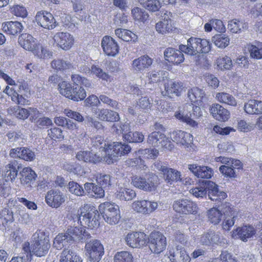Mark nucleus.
I'll use <instances>...</instances> for the list:
<instances>
[{"instance_id": "27", "label": "nucleus", "mask_w": 262, "mask_h": 262, "mask_svg": "<svg viewBox=\"0 0 262 262\" xmlns=\"http://www.w3.org/2000/svg\"><path fill=\"white\" fill-rule=\"evenodd\" d=\"M209 111L213 118L217 121L226 122L230 118L229 111L218 103L212 104Z\"/></svg>"}, {"instance_id": "64", "label": "nucleus", "mask_w": 262, "mask_h": 262, "mask_svg": "<svg viewBox=\"0 0 262 262\" xmlns=\"http://www.w3.org/2000/svg\"><path fill=\"white\" fill-rule=\"evenodd\" d=\"M211 262H238L227 251H222L219 258H214Z\"/></svg>"}, {"instance_id": "11", "label": "nucleus", "mask_w": 262, "mask_h": 262, "mask_svg": "<svg viewBox=\"0 0 262 262\" xmlns=\"http://www.w3.org/2000/svg\"><path fill=\"white\" fill-rule=\"evenodd\" d=\"M85 250L91 262H99L104 253L103 246L97 239L86 243Z\"/></svg>"}, {"instance_id": "22", "label": "nucleus", "mask_w": 262, "mask_h": 262, "mask_svg": "<svg viewBox=\"0 0 262 262\" xmlns=\"http://www.w3.org/2000/svg\"><path fill=\"white\" fill-rule=\"evenodd\" d=\"M10 157L31 162L35 159L34 152L28 147H20L12 148L9 152Z\"/></svg>"}, {"instance_id": "42", "label": "nucleus", "mask_w": 262, "mask_h": 262, "mask_svg": "<svg viewBox=\"0 0 262 262\" xmlns=\"http://www.w3.org/2000/svg\"><path fill=\"white\" fill-rule=\"evenodd\" d=\"M18 174V170L14 162H11L5 166L4 178L6 182L14 181Z\"/></svg>"}, {"instance_id": "24", "label": "nucleus", "mask_w": 262, "mask_h": 262, "mask_svg": "<svg viewBox=\"0 0 262 262\" xmlns=\"http://www.w3.org/2000/svg\"><path fill=\"white\" fill-rule=\"evenodd\" d=\"M37 177L36 173L30 167H24L19 172L20 182L27 187H32Z\"/></svg>"}, {"instance_id": "44", "label": "nucleus", "mask_w": 262, "mask_h": 262, "mask_svg": "<svg viewBox=\"0 0 262 262\" xmlns=\"http://www.w3.org/2000/svg\"><path fill=\"white\" fill-rule=\"evenodd\" d=\"M164 138L165 135L163 133L160 131H154L148 135L147 142L150 146L158 147L161 145Z\"/></svg>"}, {"instance_id": "45", "label": "nucleus", "mask_w": 262, "mask_h": 262, "mask_svg": "<svg viewBox=\"0 0 262 262\" xmlns=\"http://www.w3.org/2000/svg\"><path fill=\"white\" fill-rule=\"evenodd\" d=\"M136 195L135 191L130 188L120 187L116 192L117 199L122 201H129L133 199Z\"/></svg>"}, {"instance_id": "50", "label": "nucleus", "mask_w": 262, "mask_h": 262, "mask_svg": "<svg viewBox=\"0 0 262 262\" xmlns=\"http://www.w3.org/2000/svg\"><path fill=\"white\" fill-rule=\"evenodd\" d=\"M246 48L249 52L251 58L256 59L262 58V43L258 42L257 45L249 43L247 45Z\"/></svg>"}, {"instance_id": "15", "label": "nucleus", "mask_w": 262, "mask_h": 262, "mask_svg": "<svg viewBox=\"0 0 262 262\" xmlns=\"http://www.w3.org/2000/svg\"><path fill=\"white\" fill-rule=\"evenodd\" d=\"M166 254L171 262H190L191 260L185 248L178 245L169 248Z\"/></svg>"}, {"instance_id": "62", "label": "nucleus", "mask_w": 262, "mask_h": 262, "mask_svg": "<svg viewBox=\"0 0 262 262\" xmlns=\"http://www.w3.org/2000/svg\"><path fill=\"white\" fill-rule=\"evenodd\" d=\"M114 260V262H133V257L127 251H121L115 255Z\"/></svg>"}, {"instance_id": "1", "label": "nucleus", "mask_w": 262, "mask_h": 262, "mask_svg": "<svg viewBox=\"0 0 262 262\" xmlns=\"http://www.w3.org/2000/svg\"><path fill=\"white\" fill-rule=\"evenodd\" d=\"M119 208L114 203L105 202L98 206L99 211L93 205L84 204L80 207L77 211L78 222L82 226L93 229L99 226V214L106 215L107 214Z\"/></svg>"}, {"instance_id": "17", "label": "nucleus", "mask_w": 262, "mask_h": 262, "mask_svg": "<svg viewBox=\"0 0 262 262\" xmlns=\"http://www.w3.org/2000/svg\"><path fill=\"white\" fill-rule=\"evenodd\" d=\"M185 91V86L181 81L169 80L164 83V91L162 92L163 96L172 97L173 96L179 97Z\"/></svg>"}, {"instance_id": "55", "label": "nucleus", "mask_w": 262, "mask_h": 262, "mask_svg": "<svg viewBox=\"0 0 262 262\" xmlns=\"http://www.w3.org/2000/svg\"><path fill=\"white\" fill-rule=\"evenodd\" d=\"M51 66L57 71H64L73 68V66L70 62L60 59L53 60L51 63Z\"/></svg>"}, {"instance_id": "59", "label": "nucleus", "mask_w": 262, "mask_h": 262, "mask_svg": "<svg viewBox=\"0 0 262 262\" xmlns=\"http://www.w3.org/2000/svg\"><path fill=\"white\" fill-rule=\"evenodd\" d=\"M102 217L105 221L109 224H117L121 218L119 208L115 209L114 211L107 214L106 215H103Z\"/></svg>"}, {"instance_id": "41", "label": "nucleus", "mask_w": 262, "mask_h": 262, "mask_svg": "<svg viewBox=\"0 0 262 262\" xmlns=\"http://www.w3.org/2000/svg\"><path fill=\"white\" fill-rule=\"evenodd\" d=\"M220 236L215 232L210 231L202 234L200 237V242L203 245L213 246L220 242Z\"/></svg>"}, {"instance_id": "35", "label": "nucleus", "mask_w": 262, "mask_h": 262, "mask_svg": "<svg viewBox=\"0 0 262 262\" xmlns=\"http://www.w3.org/2000/svg\"><path fill=\"white\" fill-rule=\"evenodd\" d=\"M205 96L204 91L197 87L192 88L188 92V97L192 105H202Z\"/></svg>"}, {"instance_id": "5", "label": "nucleus", "mask_w": 262, "mask_h": 262, "mask_svg": "<svg viewBox=\"0 0 262 262\" xmlns=\"http://www.w3.org/2000/svg\"><path fill=\"white\" fill-rule=\"evenodd\" d=\"M51 247L49 235L41 229H38L32 236V254L37 257L46 255Z\"/></svg>"}, {"instance_id": "39", "label": "nucleus", "mask_w": 262, "mask_h": 262, "mask_svg": "<svg viewBox=\"0 0 262 262\" xmlns=\"http://www.w3.org/2000/svg\"><path fill=\"white\" fill-rule=\"evenodd\" d=\"M60 262H82V258L76 252L64 248L61 253Z\"/></svg>"}, {"instance_id": "36", "label": "nucleus", "mask_w": 262, "mask_h": 262, "mask_svg": "<svg viewBox=\"0 0 262 262\" xmlns=\"http://www.w3.org/2000/svg\"><path fill=\"white\" fill-rule=\"evenodd\" d=\"M97 115V117L102 121L115 122L120 120V116L117 112L107 108L98 110Z\"/></svg>"}, {"instance_id": "10", "label": "nucleus", "mask_w": 262, "mask_h": 262, "mask_svg": "<svg viewBox=\"0 0 262 262\" xmlns=\"http://www.w3.org/2000/svg\"><path fill=\"white\" fill-rule=\"evenodd\" d=\"M173 209L180 214H196L198 207L196 203L188 199H179L174 201L172 204Z\"/></svg>"}, {"instance_id": "16", "label": "nucleus", "mask_w": 262, "mask_h": 262, "mask_svg": "<svg viewBox=\"0 0 262 262\" xmlns=\"http://www.w3.org/2000/svg\"><path fill=\"white\" fill-rule=\"evenodd\" d=\"M54 43L64 50L70 49L74 43V38L68 32H58L53 37Z\"/></svg>"}, {"instance_id": "21", "label": "nucleus", "mask_w": 262, "mask_h": 262, "mask_svg": "<svg viewBox=\"0 0 262 262\" xmlns=\"http://www.w3.org/2000/svg\"><path fill=\"white\" fill-rule=\"evenodd\" d=\"M101 47L104 53L109 56H115L119 51V46L111 36L105 35L101 40Z\"/></svg>"}, {"instance_id": "54", "label": "nucleus", "mask_w": 262, "mask_h": 262, "mask_svg": "<svg viewBox=\"0 0 262 262\" xmlns=\"http://www.w3.org/2000/svg\"><path fill=\"white\" fill-rule=\"evenodd\" d=\"M207 215L209 221L214 225H217L222 220L223 214L217 208H212L208 210Z\"/></svg>"}, {"instance_id": "30", "label": "nucleus", "mask_w": 262, "mask_h": 262, "mask_svg": "<svg viewBox=\"0 0 262 262\" xmlns=\"http://www.w3.org/2000/svg\"><path fill=\"white\" fill-rule=\"evenodd\" d=\"M0 77L4 79L8 84L14 86L19 93L28 92L29 91V84L24 79H18L16 82L8 75L2 71H0Z\"/></svg>"}, {"instance_id": "56", "label": "nucleus", "mask_w": 262, "mask_h": 262, "mask_svg": "<svg viewBox=\"0 0 262 262\" xmlns=\"http://www.w3.org/2000/svg\"><path fill=\"white\" fill-rule=\"evenodd\" d=\"M212 41L217 47L225 48L229 45L230 39L225 34H216L212 37Z\"/></svg>"}, {"instance_id": "19", "label": "nucleus", "mask_w": 262, "mask_h": 262, "mask_svg": "<svg viewBox=\"0 0 262 262\" xmlns=\"http://www.w3.org/2000/svg\"><path fill=\"white\" fill-rule=\"evenodd\" d=\"M66 201L64 195L58 190L48 191L45 196L46 203L52 208L59 207Z\"/></svg>"}, {"instance_id": "47", "label": "nucleus", "mask_w": 262, "mask_h": 262, "mask_svg": "<svg viewBox=\"0 0 262 262\" xmlns=\"http://www.w3.org/2000/svg\"><path fill=\"white\" fill-rule=\"evenodd\" d=\"M247 28V25L243 20L233 19L228 22V28L233 33H238L241 32Z\"/></svg>"}, {"instance_id": "2", "label": "nucleus", "mask_w": 262, "mask_h": 262, "mask_svg": "<svg viewBox=\"0 0 262 262\" xmlns=\"http://www.w3.org/2000/svg\"><path fill=\"white\" fill-rule=\"evenodd\" d=\"M71 80L73 84L76 86L72 87L70 83L62 81L58 84L59 93L66 98L74 101L84 100L86 94L82 86H84L85 88H91V82L86 78L79 74H72Z\"/></svg>"}, {"instance_id": "53", "label": "nucleus", "mask_w": 262, "mask_h": 262, "mask_svg": "<svg viewBox=\"0 0 262 262\" xmlns=\"http://www.w3.org/2000/svg\"><path fill=\"white\" fill-rule=\"evenodd\" d=\"M140 5L146 9L151 12L159 11L161 4L158 0H138Z\"/></svg>"}, {"instance_id": "51", "label": "nucleus", "mask_w": 262, "mask_h": 262, "mask_svg": "<svg viewBox=\"0 0 262 262\" xmlns=\"http://www.w3.org/2000/svg\"><path fill=\"white\" fill-rule=\"evenodd\" d=\"M176 118L183 123H186L187 125L191 127H197L198 123L196 121L194 120L192 117L191 113L184 114L180 111L177 112L175 113Z\"/></svg>"}, {"instance_id": "46", "label": "nucleus", "mask_w": 262, "mask_h": 262, "mask_svg": "<svg viewBox=\"0 0 262 262\" xmlns=\"http://www.w3.org/2000/svg\"><path fill=\"white\" fill-rule=\"evenodd\" d=\"M4 92L10 96L12 101L18 104L25 105L28 104V100L25 98L22 95H19L14 89L10 88L8 85L4 90Z\"/></svg>"}, {"instance_id": "49", "label": "nucleus", "mask_w": 262, "mask_h": 262, "mask_svg": "<svg viewBox=\"0 0 262 262\" xmlns=\"http://www.w3.org/2000/svg\"><path fill=\"white\" fill-rule=\"evenodd\" d=\"M69 244L70 245L71 243L66 234L61 233L58 234L54 238L53 246L56 249L61 250Z\"/></svg>"}, {"instance_id": "3", "label": "nucleus", "mask_w": 262, "mask_h": 262, "mask_svg": "<svg viewBox=\"0 0 262 262\" xmlns=\"http://www.w3.org/2000/svg\"><path fill=\"white\" fill-rule=\"evenodd\" d=\"M189 191L193 196L198 198H202L208 193L210 200L219 202H222L227 196L226 193L220 191L218 186L210 181L199 180Z\"/></svg>"}, {"instance_id": "37", "label": "nucleus", "mask_w": 262, "mask_h": 262, "mask_svg": "<svg viewBox=\"0 0 262 262\" xmlns=\"http://www.w3.org/2000/svg\"><path fill=\"white\" fill-rule=\"evenodd\" d=\"M244 110L249 114H262V101L254 99L249 100L245 104Z\"/></svg>"}, {"instance_id": "20", "label": "nucleus", "mask_w": 262, "mask_h": 262, "mask_svg": "<svg viewBox=\"0 0 262 262\" xmlns=\"http://www.w3.org/2000/svg\"><path fill=\"white\" fill-rule=\"evenodd\" d=\"M131 147L125 143L120 142H114L113 144H105L103 151L107 153L113 150L114 154L117 157H121L128 154L131 151Z\"/></svg>"}, {"instance_id": "6", "label": "nucleus", "mask_w": 262, "mask_h": 262, "mask_svg": "<svg viewBox=\"0 0 262 262\" xmlns=\"http://www.w3.org/2000/svg\"><path fill=\"white\" fill-rule=\"evenodd\" d=\"M211 44L208 40L193 37L187 40V45H179L180 50L189 55L207 53L211 50Z\"/></svg>"}, {"instance_id": "43", "label": "nucleus", "mask_w": 262, "mask_h": 262, "mask_svg": "<svg viewBox=\"0 0 262 262\" xmlns=\"http://www.w3.org/2000/svg\"><path fill=\"white\" fill-rule=\"evenodd\" d=\"M215 99L221 103L231 106H236L237 101L235 98L231 94L225 93H217L215 96Z\"/></svg>"}, {"instance_id": "52", "label": "nucleus", "mask_w": 262, "mask_h": 262, "mask_svg": "<svg viewBox=\"0 0 262 262\" xmlns=\"http://www.w3.org/2000/svg\"><path fill=\"white\" fill-rule=\"evenodd\" d=\"M215 161L217 162H220L224 164L225 165H231L237 169H241L243 168V164L239 160L220 156L216 157L215 158Z\"/></svg>"}, {"instance_id": "9", "label": "nucleus", "mask_w": 262, "mask_h": 262, "mask_svg": "<svg viewBox=\"0 0 262 262\" xmlns=\"http://www.w3.org/2000/svg\"><path fill=\"white\" fill-rule=\"evenodd\" d=\"M147 245L152 253L160 254L164 251L166 248V237L160 231H152L147 236Z\"/></svg>"}, {"instance_id": "38", "label": "nucleus", "mask_w": 262, "mask_h": 262, "mask_svg": "<svg viewBox=\"0 0 262 262\" xmlns=\"http://www.w3.org/2000/svg\"><path fill=\"white\" fill-rule=\"evenodd\" d=\"M84 187L88 194L95 198H102L104 196V191L102 186L93 183H85Z\"/></svg>"}, {"instance_id": "12", "label": "nucleus", "mask_w": 262, "mask_h": 262, "mask_svg": "<svg viewBox=\"0 0 262 262\" xmlns=\"http://www.w3.org/2000/svg\"><path fill=\"white\" fill-rule=\"evenodd\" d=\"M147 235L143 232L133 231L125 237L126 244L133 248H140L147 246Z\"/></svg>"}, {"instance_id": "34", "label": "nucleus", "mask_w": 262, "mask_h": 262, "mask_svg": "<svg viewBox=\"0 0 262 262\" xmlns=\"http://www.w3.org/2000/svg\"><path fill=\"white\" fill-rule=\"evenodd\" d=\"M2 29L7 35L15 36L22 31L23 26L19 21H8L2 24Z\"/></svg>"}, {"instance_id": "25", "label": "nucleus", "mask_w": 262, "mask_h": 262, "mask_svg": "<svg viewBox=\"0 0 262 262\" xmlns=\"http://www.w3.org/2000/svg\"><path fill=\"white\" fill-rule=\"evenodd\" d=\"M256 233L255 229L251 225H245L242 227H237L233 230L232 236L234 238H239L243 242L252 237Z\"/></svg>"}, {"instance_id": "63", "label": "nucleus", "mask_w": 262, "mask_h": 262, "mask_svg": "<svg viewBox=\"0 0 262 262\" xmlns=\"http://www.w3.org/2000/svg\"><path fill=\"white\" fill-rule=\"evenodd\" d=\"M91 73L95 75L97 78L102 80L108 81L111 79V76L106 72L96 65H92L91 68Z\"/></svg>"}, {"instance_id": "40", "label": "nucleus", "mask_w": 262, "mask_h": 262, "mask_svg": "<svg viewBox=\"0 0 262 262\" xmlns=\"http://www.w3.org/2000/svg\"><path fill=\"white\" fill-rule=\"evenodd\" d=\"M116 35L126 42H135L138 39L137 35L130 30L122 28H118L115 30Z\"/></svg>"}, {"instance_id": "26", "label": "nucleus", "mask_w": 262, "mask_h": 262, "mask_svg": "<svg viewBox=\"0 0 262 262\" xmlns=\"http://www.w3.org/2000/svg\"><path fill=\"white\" fill-rule=\"evenodd\" d=\"M71 244L77 242H82L89 238L90 234H87L85 230L77 227H70L65 232Z\"/></svg>"}, {"instance_id": "29", "label": "nucleus", "mask_w": 262, "mask_h": 262, "mask_svg": "<svg viewBox=\"0 0 262 262\" xmlns=\"http://www.w3.org/2000/svg\"><path fill=\"white\" fill-rule=\"evenodd\" d=\"M188 168L198 178L209 179L213 174L212 169L207 166L192 164L188 165Z\"/></svg>"}, {"instance_id": "7", "label": "nucleus", "mask_w": 262, "mask_h": 262, "mask_svg": "<svg viewBox=\"0 0 262 262\" xmlns=\"http://www.w3.org/2000/svg\"><path fill=\"white\" fill-rule=\"evenodd\" d=\"M131 184L135 187L145 191H155L160 184V180L156 174L151 173L147 179L138 175L131 177Z\"/></svg>"}, {"instance_id": "23", "label": "nucleus", "mask_w": 262, "mask_h": 262, "mask_svg": "<svg viewBox=\"0 0 262 262\" xmlns=\"http://www.w3.org/2000/svg\"><path fill=\"white\" fill-rule=\"evenodd\" d=\"M182 52L183 51L173 48H167L164 52L165 60L173 65H179L182 63L185 59Z\"/></svg>"}, {"instance_id": "18", "label": "nucleus", "mask_w": 262, "mask_h": 262, "mask_svg": "<svg viewBox=\"0 0 262 262\" xmlns=\"http://www.w3.org/2000/svg\"><path fill=\"white\" fill-rule=\"evenodd\" d=\"M158 206L157 202L145 200L134 201L132 204V208L135 211L144 214H149L154 212L158 208Z\"/></svg>"}, {"instance_id": "60", "label": "nucleus", "mask_w": 262, "mask_h": 262, "mask_svg": "<svg viewBox=\"0 0 262 262\" xmlns=\"http://www.w3.org/2000/svg\"><path fill=\"white\" fill-rule=\"evenodd\" d=\"M171 20H164L163 21H159L156 25V30L160 33L164 34L170 32L172 30V27L171 25Z\"/></svg>"}, {"instance_id": "28", "label": "nucleus", "mask_w": 262, "mask_h": 262, "mask_svg": "<svg viewBox=\"0 0 262 262\" xmlns=\"http://www.w3.org/2000/svg\"><path fill=\"white\" fill-rule=\"evenodd\" d=\"M153 62V59L147 55L141 56L134 59L132 64L133 70L137 73H142L149 68Z\"/></svg>"}, {"instance_id": "33", "label": "nucleus", "mask_w": 262, "mask_h": 262, "mask_svg": "<svg viewBox=\"0 0 262 262\" xmlns=\"http://www.w3.org/2000/svg\"><path fill=\"white\" fill-rule=\"evenodd\" d=\"M223 205V207L222 209L224 211L225 215L229 216L231 219H227L226 217L222 223V228L225 231H229L235 223V211L229 203H225Z\"/></svg>"}, {"instance_id": "48", "label": "nucleus", "mask_w": 262, "mask_h": 262, "mask_svg": "<svg viewBox=\"0 0 262 262\" xmlns=\"http://www.w3.org/2000/svg\"><path fill=\"white\" fill-rule=\"evenodd\" d=\"M217 68L221 71L229 70L232 67L231 58L227 55L219 56L215 61Z\"/></svg>"}, {"instance_id": "58", "label": "nucleus", "mask_w": 262, "mask_h": 262, "mask_svg": "<svg viewBox=\"0 0 262 262\" xmlns=\"http://www.w3.org/2000/svg\"><path fill=\"white\" fill-rule=\"evenodd\" d=\"M14 221L13 213L7 209H4L0 212V224L6 227Z\"/></svg>"}, {"instance_id": "8", "label": "nucleus", "mask_w": 262, "mask_h": 262, "mask_svg": "<svg viewBox=\"0 0 262 262\" xmlns=\"http://www.w3.org/2000/svg\"><path fill=\"white\" fill-rule=\"evenodd\" d=\"M112 128L116 134H122L123 140L128 143H141L144 139L142 133L130 131L128 123L114 124Z\"/></svg>"}, {"instance_id": "13", "label": "nucleus", "mask_w": 262, "mask_h": 262, "mask_svg": "<svg viewBox=\"0 0 262 262\" xmlns=\"http://www.w3.org/2000/svg\"><path fill=\"white\" fill-rule=\"evenodd\" d=\"M35 19L37 25L44 29L52 30L57 25L53 14L45 10L37 12Z\"/></svg>"}, {"instance_id": "4", "label": "nucleus", "mask_w": 262, "mask_h": 262, "mask_svg": "<svg viewBox=\"0 0 262 262\" xmlns=\"http://www.w3.org/2000/svg\"><path fill=\"white\" fill-rule=\"evenodd\" d=\"M18 43L24 49L32 52L39 58L49 59L52 57V52L37 42L35 38L28 33L19 36Z\"/></svg>"}, {"instance_id": "61", "label": "nucleus", "mask_w": 262, "mask_h": 262, "mask_svg": "<svg viewBox=\"0 0 262 262\" xmlns=\"http://www.w3.org/2000/svg\"><path fill=\"white\" fill-rule=\"evenodd\" d=\"M136 152L138 155H142L143 158L149 159H155L159 155L158 150L155 148L140 149Z\"/></svg>"}, {"instance_id": "57", "label": "nucleus", "mask_w": 262, "mask_h": 262, "mask_svg": "<svg viewBox=\"0 0 262 262\" xmlns=\"http://www.w3.org/2000/svg\"><path fill=\"white\" fill-rule=\"evenodd\" d=\"M132 14L134 19L139 22H145L149 17L148 14L139 7H135L132 10Z\"/></svg>"}, {"instance_id": "31", "label": "nucleus", "mask_w": 262, "mask_h": 262, "mask_svg": "<svg viewBox=\"0 0 262 262\" xmlns=\"http://www.w3.org/2000/svg\"><path fill=\"white\" fill-rule=\"evenodd\" d=\"M171 138L177 144L187 146L193 142V136L191 134L180 130L173 131L171 134Z\"/></svg>"}, {"instance_id": "14", "label": "nucleus", "mask_w": 262, "mask_h": 262, "mask_svg": "<svg viewBox=\"0 0 262 262\" xmlns=\"http://www.w3.org/2000/svg\"><path fill=\"white\" fill-rule=\"evenodd\" d=\"M155 168L161 171L163 174L164 178L167 183L172 184L174 182H177L180 180V172L174 169L168 168L163 165L161 161H157L154 164Z\"/></svg>"}, {"instance_id": "32", "label": "nucleus", "mask_w": 262, "mask_h": 262, "mask_svg": "<svg viewBox=\"0 0 262 262\" xmlns=\"http://www.w3.org/2000/svg\"><path fill=\"white\" fill-rule=\"evenodd\" d=\"M76 159L85 163L98 164L102 160V158L96 154L87 150H80L76 155Z\"/></svg>"}]
</instances>
